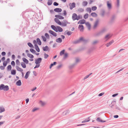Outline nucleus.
I'll return each instance as SVG.
<instances>
[{
  "mask_svg": "<svg viewBox=\"0 0 128 128\" xmlns=\"http://www.w3.org/2000/svg\"><path fill=\"white\" fill-rule=\"evenodd\" d=\"M45 36L47 38H49V36L47 33H46L45 34Z\"/></svg>",
  "mask_w": 128,
  "mask_h": 128,
  "instance_id": "5fc2aeb1",
  "label": "nucleus"
},
{
  "mask_svg": "<svg viewBox=\"0 0 128 128\" xmlns=\"http://www.w3.org/2000/svg\"><path fill=\"white\" fill-rule=\"evenodd\" d=\"M5 110L4 108L3 107H0V113H2Z\"/></svg>",
  "mask_w": 128,
  "mask_h": 128,
  "instance_id": "bb28decb",
  "label": "nucleus"
},
{
  "mask_svg": "<svg viewBox=\"0 0 128 128\" xmlns=\"http://www.w3.org/2000/svg\"><path fill=\"white\" fill-rule=\"evenodd\" d=\"M5 67L4 66H0V68L1 70H4L5 68Z\"/></svg>",
  "mask_w": 128,
  "mask_h": 128,
  "instance_id": "603ef678",
  "label": "nucleus"
},
{
  "mask_svg": "<svg viewBox=\"0 0 128 128\" xmlns=\"http://www.w3.org/2000/svg\"><path fill=\"white\" fill-rule=\"evenodd\" d=\"M16 84L18 86H20L21 85L22 83L20 80H19L16 83Z\"/></svg>",
  "mask_w": 128,
  "mask_h": 128,
  "instance_id": "393cba45",
  "label": "nucleus"
},
{
  "mask_svg": "<svg viewBox=\"0 0 128 128\" xmlns=\"http://www.w3.org/2000/svg\"><path fill=\"white\" fill-rule=\"evenodd\" d=\"M16 64L18 65H20V63L18 60H17L16 61Z\"/></svg>",
  "mask_w": 128,
  "mask_h": 128,
  "instance_id": "37998d69",
  "label": "nucleus"
},
{
  "mask_svg": "<svg viewBox=\"0 0 128 128\" xmlns=\"http://www.w3.org/2000/svg\"><path fill=\"white\" fill-rule=\"evenodd\" d=\"M12 67L10 65H8L7 67V70L8 71H10L11 70Z\"/></svg>",
  "mask_w": 128,
  "mask_h": 128,
  "instance_id": "c85d7f7f",
  "label": "nucleus"
},
{
  "mask_svg": "<svg viewBox=\"0 0 128 128\" xmlns=\"http://www.w3.org/2000/svg\"><path fill=\"white\" fill-rule=\"evenodd\" d=\"M55 12H61L62 11V9L60 8H56L54 9Z\"/></svg>",
  "mask_w": 128,
  "mask_h": 128,
  "instance_id": "9b49d317",
  "label": "nucleus"
},
{
  "mask_svg": "<svg viewBox=\"0 0 128 128\" xmlns=\"http://www.w3.org/2000/svg\"><path fill=\"white\" fill-rule=\"evenodd\" d=\"M96 120L98 122H105V121H103L102 120H101V119L99 118H98L96 119Z\"/></svg>",
  "mask_w": 128,
  "mask_h": 128,
  "instance_id": "72a5a7b5",
  "label": "nucleus"
},
{
  "mask_svg": "<svg viewBox=\"0 0 128 128\" xmlns=\"http://www.w3.org/2000/svg\"><path fill=\"white\" fill-rule=\"evenodd\" d=\"M107 5L108 8L110 9L112 7L111 2H110L108 1L107 2Z\"/></svg>",
  "mask_w": 128,
  "mask_h": 128,
  "instance_id": "4468645a",
  "label": "nucleus"
},
{
  "mask_svg": "<svg viewBox=\"0 0 128 128\" xmlns=\"http://www.w3.org/2000/svg\"><path fill=\"white\" fill-rule=\"evenodd\" d=\"M72 18L74 20H78L80 18H82V16L80 15L78 16L76 14L74 13L72 14Z\"/></svg>",
  "mask_w": 128,
  "mask_h": 128,
  "instance_id": "f03ea898",
  "label": "nucleus"
},
{
  "mask_svg": "<svg viewBox=\"0 0 128 128\" xmlns=\"http://www.w3.org/2000/svg\"><path fill=\"white\" fill-rule=\"evenodd\" d=\"M78 28L80 31H83L84 30L83 26L82 25H80L78 26Z\"/></svg>",
  "mask_w": 128,
  "mask_h": 128,
  "instance_id": "ddd939ff",
  "label": "nucleus"
},
{
  "mask_svg": "<svg viewBox=\"0 0 128 128\" xmlns=\"http://www.w3.org/2000/svg\"><path fill=\"white\" fill-rule=\"evenodd\" d=\"M91 15L92 17H95L97 16V14L95 12H92L91 14Z\"/></svg>",
  "mask_w": 128,
  "mask_h": 128,
  "instance_id": "4be33fe9",
  "label": "nucleus"
},
{
  "mask_svg": "<svg viewBox=\"0 0 128 128\" xmlns=\"http://www.w3.org/2000/svg\"><path fill=\"white\" fill-rule=\"evenodd\" d=\"M36 89V87H35V88H33L32 90V91H34V90H35Z\"/></svg>",
  "mask_w": 128,
  "mask_h": 128,
  "instance_id": "69168bd1",
  "label": "nucleus"
},
{
  "mask_svg": "<svg viewBox=\"0 0 128 128\" xmlns=\"http://www.w3.org/2000/svg\"><path fill=\"white\" fill-rule=\"evenodd\" d=\"M42 38L43 40L45 42L46 41V38L44 36H42Z\"/></svg>",
  "mask_w": 128,
  "mask_h": 128,
  "instance_id": "de8ad7c7",
  "label": "nucleus"
},
{
  "mask_svg": "<svg viewBox=\"0 0 128 128\" xmlns=\"http://www.w3.org/2000/svg\"><path fill=\"white\" fill-rule=\"evenodd\" d=\"M9 90L8 86H5L1 84L0 85V90H3L4 91H7Z\"/></svg>",
  "mask_w": 128,
  "mask_h": 128,
  "instance_id": "7ed1b4c3",
  "label": "nucleus"
},
{
  "mask_svg": "<svg viewBox=\"0 0 128 128\" xmlns=\"http://www.w3.org/2000/svg\"><path fill=\"white\" fill-rule=\"evenodd\" d=\"M16 68L18 71L20 72H22L23 71V70L22 68H20L18 66H16Z\"/></svg>",
  "mask_w": 128,
  "mask_h": 128,
  "instance_id": "aec40b11",
  "label": "nucleus"
},
{
  "mask_svg": "<svg viewBox=\"0 0 128 128\" xmlns=\"http://www.w3.org/2000/svg\"><path fill=\"white\" fill-rule=\"evenodd\" d=\"M21 66L22 67V68H26V66L24 63L23 62H22L21 63Z\"/></svg>",
  "mask_w": 128,
  "mask_h": 128,
  "instance_id": "2f4dec72",
  "label": "nucleus"
},
{
  "mask_svg": "<svg viewBox=\"0 0 128 128\" xmlns=\"http://www.w3.org/2000/svg\"><path fill=\"white\" fill-rule=\"evenodd\" d=\"M86 23V20L84 19H82L79 21L78 23V24H85Z\"/></svg>",
  "mask_w": 128,
  "mask_h": 128,
  "instance_id": "f8f14e48",
  "label": "nucleus"
},
{
  "mask_svg": "<svg viewBox=\"0 0 128 128\" xmlns=\"http://www.w3.org/2000/svg\"><path fill=\"white\" fill-rule=\"evenodd\" d=\"M68 56V54L67 53H65L64 54V58H66Z\"/></svg>",
  "mask_w": 128,
  "mask_h": 128,
  "instance_id": "13d9d810",
  "label": "nucleus"
},
{
  "mask_svg": "<svg viewBox=\"0 0 128 128\" xmlns=\"http://www.w3.org/2000/svg\"><path fill=\"white\" fill-rule=\"evenodd\" d=\"M86 10L88 12L90 13L91 12V9L90 8H88L86 9Z\"/></svg>",
  "mask_w": 128,
  "mask_h": 128,
  "instance_id": "7c9ffc66",
  "label": "nucleus"
},
{
  "mask_svg": "<svg viewBox=\"0 0 128 128\" xmlns=\"http://www.w3.org/2000/svg\"><path fill=\"white\" fill-rule=\"evenodd\" d=\"M72 34V32H67L66 34L68 36H70V35Z\"/></svg>",
  "mask_w": 128,
  "mask_h": 128,
  "instance_id": "774afa93",
  "label": "nucleus"
},
{
  "mask_svg": "<svg viewBox=\"0 0 128 128\" xmlns=\"http://www.w3.org/2000/svg\"><path fill=\"white\" fill-rule=\"evenodd\" d=\"M54 5L55 6H57L58 5V4L56 2H54Z\"/></svg>",
  "mask_w": 128,
  "mask_h": 128,
  "instance_id": "052dcab7",
  "label": "nucleus"
},
{
  "mask_svg": "<svg viewBox=\"0 0 128 128\" xmlns=\"http://www.w3.org/2000/svg\"><path fill=\"white\" fill-rule=\"evenodd\" d=\"M48 49L47 46H46L45 47L43 48V50L44 51H47Z\"/></svg>",
  "mask_w": 128,
  "mask_h": 128,
  "instance_id": "58836bf2",
  "label": "nucleus"
},
{
  "mask_svg": "<svg viewBox=\"0 0 128 128\" xmlns=\"http://www.w3.org/2000/svg\"><path fill=\"white\" fill-rule=\"evenodd\" d=\"M65 52V50H63L61 51L60 53V56H62L63 54H64V52Z\"/></svg>",
  "mask_w": 128,
  "mask_h": 128,
  "instance_id": "a19ab883",
  "label": "nucleus"
},
{
  "mask_svg": "<svg viewBox=\"0 0 128 128\" xmlns=\"http://www.w3.org/2000/svg\"><path fill=\"white\" fill-rule=\"evenodd\" d=\"M11 65L13 66H14L15 65V63L14 61H12L11 62Z\"/></svg>",
  "mask_w": 128,
  "mask_h": 128,
  "instance_id": "3c124183",
  "label": "nucleus"
},
{
  "mask_svg": "<svg viewBox=\"0 0 128 128\" xmlns=\"http://www.w3.org/2000/svg\"><path fill=\"white\" fill-rule=\"evenodd\" d=\"M22 60L26 64H28V61L26 59L24 58H22Z\"/></svg>",
  "mask_w": 128,
  "mask_h": 128,
  "instance_id": "a211bd4d",
  "label": "nucleus"
},
{
  "mask_svg": "<svg viewBox=\"0 0 128 128\" xmlns=\"http://www.w3.org/2000/svg\"><path fill=\"white\" fill-rule=\"evenodd\" d=\"M10 62V59L9 58H8L6 61H4L3 63V65L4 67H6L7 64L9 63Z\"/></svg>",
  "mask_w": 128,
  "mask_h": 128,
  "instance_id": "423d86ee",
  "label": "nucleus"
},
{
  "mask_svg": "<svg viewBox=\"0 0 128 128\" xmlns=\"http://www.w3.org/2000/svg\"><path fill=\"white\" fill-rule=\"evenodd\" d=\"M40 66V64H36V66L34 67V68H38Z\"/></svg>",
  "mask_w": 128,
  "mask_h": 128,
  "instance_id": "6e6d98bb",
  "label": "nucleus"
},
{
  "mask_svg": "<svg viewBox=\"0 0 128 128\" xmlns=\"http://www.w3.org/2000/svg\"><path fill=\"white\" fill-rule=\"evenodd\" d=\"M39 103L42 106H44L46 104V103L45 102L42 101H40Z\"/></svg>",
  "mask_w": 128,
  "mask_h": 128,
  "instance_id": "f3484780",
  "label": "nucleus"
},
{
  "mask_svg": "<svg viewBox=\"0 0 128 128\" xmlns=\"http://www.w3.org/2000/svg\"><path fill=\"white\" fill-rule=\"evenodd\" d=\"M56 42H57L61 43L62 41V39L60 38H58L56 40Z\"/></svg>",
  "mask_w": 128,
  "mask_h": 128,
  "instance_id": "a878e982",
  "label": "nucleus"
},
{
  "mask_svg": "<svg viewBox=\"0 0 128 128\" xmlns=\"http://www.w3.org/2000/svg\"><path fill=\"white\" fill-rule=\"evenodd\" d=\"M88 30H90L91 28V26L90 24L88 22H87L85 24Z\"/></svg>",
  "mask_w": 128,
  "mask_h": 128,
  "instance_id": "9d476101",
  "label": "nucleus"
},
{
  "mask_svg": "<svg viewBox=\"0 0 128 128\" xmlns=\"http://www.w3.org/2000/svg\"><path fill=\"white\" fill-rule=\"evenodd\" d=\"M42 59L41 58H38L36 60L35 63L36 64H39L41 62Z\"/></svg>",
  "mask_w": 128,
  "mask_h": 128,
  "instance_id": "6e6552de",
  "label": "nucleus"
},
{
  "mask_svg": "<svg viewBox=\"0 0 128 128\" xmlns=\"http://www.w3.org/2000/svg\"><path fill=\"white\" fill-rule=\"evenodd\" d=\"M90 121V120H85L82 122V123H84L85 122H88Z\"/></svg>",
  "mask_w": 128,
  "mask_h": 128,
  "instance_id": "bf43d9fd",
  "label": "nucleus"
},
{
  "mask_svg": "<svg viewBox=\"0 0 128 128\" xmlns=\"http://www.w3.org/2000/svg\"><path fill=\"white\" fill-rule=\"evenodd\" d=\"M48 5H50L52 4V2L51 0H48Z\"/></svg>",
  "mask_w": 128,
  "mask_h": 128,
  "instance_id": "c9c22d12",
  "label": "nucleus"
},
{
  "mask_svg": "<svg viewBox=\"0 0 128 128\" xmlns=\"http://www.w3.org/2000/svg\"><path fill=\"white\" fill-rule=\"evenodd\" d=\"M57 32L58 31L59 32H62L63 30L59 26H57Z\"/></svg>",
  "mask_w": 128,
  "mask_h": 128,
  "instance_id": "2eb2a0df",
  "label": "nucleus"
},
{
  "mask_svg": "<svg viewBox=\"0 0 128 128\" xmlns=\"http://www.w3.org/2000/svg\"><path fill=\"white\" fill-rule=\"evenodd\" d=\"M114 42V41L113 40H111L109 43L107 44L106 45L107 47H108L111 45Z\"/></svg>",
  "mask_w": 128,
  "mask_h": 128,
  "instance_id": "dca6fc26",
  "label": "nucleus"
},
{
  "mask_svg": "<svg viewBox=\"0 0 128 128\" xmlns=\"http://www.w3.org/2000/svg\"><path fill=\"white\" fill-rule=\"evenodd\" d=\"M35 48L36 50L38 52H39L40 51V50L39 48L38 47V46H37V44H35Z\"/></svg>",
  "mask_w": 128,
  "mask_h": 128,
  "instance_id": "b1692460",
  "label": "nucleus"
},
{
  "mask_svg": "<svg viewBox=\"0 0 128 128\" xmlns=\"http://www.w3.org/2000/svg\"><path fill=\"white\" fill-rule=\"evenodd\" d=\"M89 16L88 14H86L84 16V18L85 19H87Z\"/></svg>",
  "mask_w": 128,
  "mask_h": 128,
  "instance_id": "473e14b6",
  "label": "nucleus"
},
{
  "mask_svg": "<svg viewBox=\"0 0 128 128\" xmlns=\"http://www.w3.org/2000/svg\"><path fill=\"white\" fill-rule=\"evenodd\" d=\"M88 4V2L86 1H84L83 2L82 5L84 6H86Z\"/></svg>",
  "mask_w": 128,
  "mask_h": 128,
  "instance_id": "ea45409f",
  "label": "nucleus"
},
{
  "mask_svg": "<svg viewBox=\"0 0 128 128\" xmlns=\"http://www.w3.org/2000/svg\"><path fill=\"white\" fill-rule=\"evenodd\" d=\"M63 15L64 16H66L67 14V13L65 10L63 11Z\"/></svg>",
  "mask_w": 128,
  "mask_h": 128,
  "instance_id": "49530a36",
  "label": "nucleus"
},
{
  "mask_svg": "<svg viewBox=\"0 0 128 128\" xmlns=\"http://www.w3.org/2000/svg\"><path fill=\"white\" fill-rule=\"evenodd\" d=\"M11 73L12 74L15 75L16 74V70H11Z\"/></svg>",
  "mask_w": 128,
  "mask_h": 128,
  "instance_id": "5701e85b",
  "label": "nucleus"
},
{
  "mask_svg": "<svg viewBox=\"0 0 128 128\" xmlns=\"http://www.w3.org/2000/svg\"><path fill=\"white\" fill-rule=\"evenodd\" d=\"M90 76V75H88L86 76L84 78V79H86L87 78H88Z\"/></svg>",
  "mask_w": 128,
  "mask_h": 128,
  "instance_id": "0e129e2a",
  "label": "nucleus"
},
{
  "mask_svg": "<svg viewBox=\"0 0 128 128\" xmlns=\"http://www.w3.org/2000/svg\"><path fill=\"white\" fill-rule=\"evenodd\" d=\"M99 23V21L98 20H97L95 22L94 24V28H96L98 25Z\"/></svg>",
  "mask_w": 128,
  "mask_h": 128,
  "instance_id": "1a4fd4ad",
  "label": "nucleus"
},
{
  "mask_svg": "<svg viewBox=\"0 0 128 128\" xmlns=\"http://www.w3.org/2000/svg\"><path fill=\"white\" fill-rule=\"evenodd\" d=\"M38 108H33L32 110V112H34L36 110H38Z\"/></svg>",
  "mask_w": 128,
  "mask_h": 128,
  "instance_id": "09e8293b",
  "label": "nucleus"
},
{
  "mask_svg": "<svg viewBox=\"0 0 128 128\" xmlns=\"http://www.w3.org/2000/svg\"><path fill=\"white\" fill-rule=\"evenodd\" d=\"M80 61V59L78 58H77L76 60V63H78Z\"/></svg>",
  "mask_w": 128,
  "mask_h": 128,
  "instance_id": "8fccbe9b",
  "label": "nucleus"
},
{
  "mask_svg": "<svg viewBox=\"0 0 128 128\" xmlns=\"http://www.w3.org/2000/svg\"><path fill=\"white\" fill-rule=\"evenodd\" d=\"M82 38H81L80 40H77L75 42H74V43L75 44H76V43H78L80 41L82 40Z\"/></svg>",
  "mask_w": 128,
  "mask_h": 128,
  "instance_id": "a18cd8bd",
  "label": "nucleus"
},
{
  "mask_svg": "<svg viewBox=\"0 0 128 128\" xmlns=\"http://www.w3.org/2000/svg\"><path fill=\"white\" fill-rule=\"evenodd\" d=\"M27 56L28 57L30 58H32L34 57V56H33V55L30 54H27Z\"/></svg>",
  "mask_w": 128,
  "mask_h": 128,
  "instance_id": "c756f323",
  "label": "nucleus"
},
{
  "mask_svg": "<svg viewBox=\"0 0 128 128\" xmlns=\"http://www.w3.org/2000/svg\"><path fill=\"white\" fill-rule=\"evenodd\" d=\"M97 9V7L96 6H93L92 8V10L93 11H95Z\"/></svg>",
  "mask_w": 128,
  "mask_h": 128,
  "instance_id": "4c0bfd02",
  "label": "nucleus"
},
{
  "mask_svg": "<svg viewBox=\"0 0 128 128\" xmlns=\"http://www.w3.org/2000/svg\"><path fill=\"white\" fill-rule=\"evenodd\" d=\"M44 58H47L48 56V55L46 54H44Z\"/></svg>",
  "mask_w": 128,
  "mask_h": 128,
  "instance_id": "4d7b16f0",
  "label": "nucleus"
},
{
  "mask_svg": "<svg viewBox=\"0 0 128 128\" xmlns=\"http://www.w3.org/2000/svg\"><path fill=\"white\" fill-rule=\"evenodd\" d=\"M30 51L32 53H34L36 52L35 50L32 48H30Z\"/></svg>",
  "mask_w": 128,
  "mask_h": 128,
  "instance_id": "c03bdc74",
  "label": "nucleus"
},
{
  "mask_svg": "<svg viewBox=\"0 0 128 128\" xmlns=\"http://www.w3.org/2000/svg\"><path fill=\"white\" fill-rule=\"evenodd\" d=\"M51 27L55 31L57 32V26L56 27L55 26L52 25L51 26Z\"/></svg>",
  "mask_w": 128,
  "mask_h": 128,
  "instance_id": "412c9836",
  "label": "nucleus"
},
{
  "mask_svg": "<svg viewBox=\"0 0 128 128\" xmlns=\"http://www.w3.org/2000/svg\"><path fill=\"white\" fill-rule=\"evenodd\" d=\"M28 45L31 48H33L34 46L30 42L28 43Z\"/></svg>",
  "mask_w": 128,
  "mask_h": 128,
  "instance_id": "79ce46f5",
  "label": "nucleus"
},
{
  "mask_svg": "<svg viewBox=\"0 0 128 128\" xmlns=\"http://www.w3.org/2000/svg\"><path fill=\"white\" fill-rule=\"evenodd\" d=\"M30 73V72L29 71H28L26 72L24 77L25 79H27L28 78L29 75Z\"/></svg>",
  "mask_w": 128,
  "mask_h": 128,
  "instance_id": "6ab92c4d",
  "label": "nucleus"
},
{
  "mask_svg": "<svg viewBox=\"0 0 128 128\" xmlns=\"http://www.w3.org/2000/svg\"><path fill=\"white\" fill-rule=\"evenodd\" d=\"M56 62H54L52 64H51L50 66V69L51 68L52 66L54 65H56Z\"/></svg>",
  "mask_w": 128,
  "mask_h": 128,
  "instance_id": "e433bc0d",
  "label": "nucleus"
},
{
  "mask_svg": "<svg viewBox=\"0 0 128 128\" xmlns=\"http://www.w3.org/2000/svg\"><path fill=\"white\" fill-rule=\"evenodd\" d=\"M54 20L57 24L61 26L62 27L66 26H67V24H70V23L66 20H64L63 22H62L59 19L55 18Z\"/></svg>",
  "mask_w": 128,
  "mask_h": 128,
  "instance_id": "f257e3e1",
  "label": "nucleus"
},
{
  "mask_svg": "<svg viewBox=\"0 0 128 128\" xmlns=\"http://www.w3.org/2000/svg\"><path fill=\"white\" fill-rule=\"evenodd\" d=\"M69 5L70 6V10H72L73 8L75 7L76 4L74 2H73L72 3H70Z\"/></svg>",
  "mask_w": 128,
  "mask_h": 128,
  "instance_id": "39448f33",
  "label": "nucleus"
},
{
  "mask_svg": "<svg viewBox=\"0 0 128 128\" xmlns=\"http://www.w3.org/2000/svg\"><path fill=\"white\" fill-rule=\"evenodd\" d=\"M51 34L54 36H56V32H50Z\"/></svg>",
  "mask_w": 128,
  "mask_h": 128,
  "instance_id": "864d4df0",
  "label": "nucleus"
},
{
  "mask_svg": "<svg viewBox=\"0 0 128 128\" xmlns=\"http://www.w3.org/2000/svg\"><path fill=\"white\" fill-rule=\"evenodd\" d=\"M68 113V111H66L62 113L63 115H66Z\"/></svg>",
  "mask_w": 128,
  "mask_h": 128,
  "instance_id": "f704fd0d",
  "label": "nucleus"
},
{
  "mask_svg": "<svg viewBox=\"0 0 128 128\" xmlns=\"http://www.w3.org/2000/svg\"><path fill=\"white\" fill-rule=\"evenodd\" d=\"M84 9L82 8H79L78 9V10L80 12H82L84 11Z\"/></svg>",
  "mask_w": 128,
  "mask_h": 128,
  "instance_id": "680f3d73",
  "label": "nucleus"
},
{
  "mask_svg": "<svg viewBox=\"0 0 128 128\" xmlns=\"http://www.w3.org/2000/svg\"><path fill=\"white\" fill-rule=\"evenodd\" d=\"M61 13H59L58 14L56 15L55 16L56 18L60 20H63L64 18L60 15Z\"/></svg>",
  "mask_w": 128,
  "mask_h": 128,
  "instance_id": "20e7f679",
  "label": "nucleus"
},
{
  "mask_svg": "<svg viewBox=\"0 0 128 128\" xmlns=\"http://www.w3.org/2000/svg\"><path fill=\"white\" fill-rule=\"evenodd\" d=\"M112 35L110 34H108L106 35L105 37V39L106 41L107 40L110 38L112 36Z\"/></svg>",
  "mask_w": 128,
  "mask_h": 128,
  "instance_id": "0eeeda50",
  "label": "nucleus"
},
{
  "mask_svg": "<svg viewBox=\"0 0 128 128\" xmlns=\"http://www.w3.org/2000/svg\"><path fill=\"white\" fill-rule=\"evenodd\" d=\"M118 94H115L112 95V97H115V96H117Z\"/></svg>",
  "mask_w": 128,
  "mask_h": 128,
  "instance_id": "338daca9",
  "label": "nucleus"
},
{
  "mask_svg": "<svg viewBox=\"0 0 128 128\" xmlns=\"http://www.w3.org/2000/svg\"><path fill=\"white\" fill-rule=\"evenodd\" d=\"M6 54V53L5 52H2V55L4 56Z\"/></svg>",
  "mask_w": 128,
  "mask_h": 128,
  "instance_id": "e2e57ef3",
  "label": "nucleus"
},
{
  "mask_svg": "<svg viewBox=\"0 0 128 128\" xmlns=\"http://www.w3.org/2000/svg\"><path fill=\"white\" fill-rule=\"evenodd\" d=\"M36 41L39 45H40L41 44V42L39 38H37L36 39Z\"/></svg>",
  "mask_w": 128,
  "mask_h": 128,
  "instance_id": "cd10ccee",
  "label": "nucleus"
}]
</instances>
